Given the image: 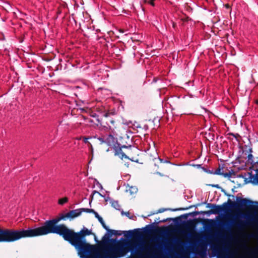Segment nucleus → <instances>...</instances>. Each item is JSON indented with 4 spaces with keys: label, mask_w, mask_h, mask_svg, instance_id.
I'll return each mask as SVG.
<instances>
[{
    "label": "nucleus",
    "mask_w": 258,
    "mask_h": 258,
    "mask_svg": "<svg viewBox=\"0 0 258 258\" xmlns=\"http://www.w3.org/2000/svg\"><path fill=\"white\" fill-rule=\"evenodd\" d=\"M123 233L125 237L126 238H132L136 239H140L143 236V233L140 231V229L124 231Z\"/></svg>",
    "instance_id": "8"
},
{
    "label": "nucleus",
    "mask_w": 258,
    "mask_h": 258,
    "mask_svg": "<svg viewBox=\"0 0 258 258\" xmlns=\"http://www.w3.org/2000/svg\"><path fill=\"white\" fill-rule=\"evenodd\" d=\"M138 190V188L136 186H131L126 189V191L130 195L133 196L137 192Z\"/></svg>",
    "instance_id": "16"
},
{
    "label": "nucleus",
    "mask_w": 258,
    "mask_h": 258,
    "mask_svg": "<svg viewBox=\"0 0 258 258\" xmlns=\"http://www.w3.org/2000/svg\"><path fill=\"white\" fill-rule=\"evenodd\" d=\"M256 204H258V202H255Z\"/></svg>",
    "instance_id": "50"
},
{
    "label": "nucleus",
    "mask_w": 258,
    "mask_h": 258,
    "mask_svg": "<svg viewBox=\"0 0 258 258\" xmlns=\"http://www.w3.org/2000/svg\"><path fill=\"white\" fill-rule=\"evenodd\" d=\"M187 209L188 208H178V209L161 208V209H159L156 212L148 215V216H150L155 214L161 213L164 212L166 211H183V210H187Z\"/></svg>",
    "instance_id": "9"
},
{
    "label": "nucleus",
    "mask_w": 258,
    "mask_h": 258,
    "mask_svg": "<svg viewBox=\"0 0 258 258\" xmlns=\"http://www.w3.org/2000/svg\"><path fill=\"white\" fill-rule=\"evenodd\" d=\"M68 199L67 197H65V198H62V199H60L58 200V204L59 205H62L64 203L68 202Z\"/></svg>",
    "instance_id": "27"
},
{
    "label": "nucleus",
    "mask_w": 258,
    "mask_h": 258,
    "mask_svg": "<svg viewBox=\"0 0 258 258\" xmlns=\"http://www.w3.org/2000/svg\"><path fill=\"white\" fill-rule=\"evenodd\" d=\"M153 81L154 82H156L157 81V79L156 78H154Z\"/></svg>",
    "instance_id": "47"
},
{
    "label": "nucleus",
    "mask_w": 258,
    "mask_h": 258,
    "mask_svg": "<svg viewBox=\"0 0 258 258\" xmlns=\"http://www.w3.org/2000/svg\"><path fill=\"white\" fill-rule=\"evenodd\" d=\"M81 215V211L80 209H78L74 210H71L67 213V216L70 218L74 219Z\"/></svg>",
    "instance_id": "10"
},
{
    "label": "nucleus",
    "mask_w": 258,
    "mask_h": 258,
    "mask_svg": "<svg viewBox=\"0 0 258 258\" xmlns=\"http://www.w3.org/2000/svg\"><path fill=\"white\" fill-rule=\"evenodd\" d=\"M222 192H223L224 193V195H225V196H227V197H230V196H231V195H230V194H229L227 193V192L225 191V190L222 189Z\"/></svg>",
    "instance_id": "37"
},
{
    "label": "nucleus",
    "mask_w": 258,
    "mask_h": 258,
    "mask_svg": "<svg viewBox=\"0 0 258 258\" xmlns=\"http://www.w3.org/2000/svg\"><path fill=\"white\" fill-rule=\"evenodd\" d=\"M212 186L214 187H218V186H219L218 184H217L216 185H212Z\"/></svg>",
    "instance_id": "48"
},
{
    "label": "nucleus",
    "mask_w": 258,
    "mask_h": 258,
    "mask_svg": "<svg viewBox=\"0 0 258 258\" xmlns=\"http://www.w3.org/2000/svg\"><path fill=\"white\" fill-rule=\"evenodd\" d=\"M110 114V112H106V113H105L104 114V116L105 117H108V116H109Z\"/></svg>",
    "instance_id": "39"
},
{
    "label": "nucleus",
    "mask_w": 258,
    "mask_h": 258,
    "mask_svg": "<svg viewBox=\"0 0 258 258\" xmlns=\"http://www.w3.org/2000/svg\"><path fill=\"white\" fill-rule=\"evenodd\" d=\"M162 228L164 229V231H161L160 229H157V230H156V232H158V233H164L165 232V230L166 229V228L163 227Z\"/></svg>",
    "instance_id": "33"
},
{
    "label": "nucleus",
    "mask_w": 258,
    "mask_h": 258,
    "mask_svg": "<svg viewBox=\"0 0 258 258\" xmlns=\"http://www.w3.org/2000/svg\"><path fill=\"white\" fill-rule=\"evenodd\" d=\"M206 172L208 174H214V171H213V170L207 169V171H206Z\"/></svg>",
    "instance_id": "36"
},
{
    "label": "nucleus",
    "mask_w": 258,
    "mask_h": 258,
    "mask_svg": "<svg viewBox=\"0 0 258 258\" xmlns=\"http://www.w3.org/2000/svg\"><path fill=\"white\" fill-rule=\"evenodd\" d=\"M147 227H149V229H147L146 231H145V232L148 233V234H149V233H151L153 232V227H150V226L148 225L147 226Z\"/></svg>",
    "instance_id": "30"
},
{
    "label": "nucleus",
    "mask_w": 258,
    "mask_h": 258,
    "mask_svg": "<svg viewBox=\"0 0 258 258\" xmlns=\"http://www.w3.org/2000/svg\"><path fill=\"white\" fill-rule=\"evenodd\" d=\"M17 241V230L0 228V242H12Z\"/></svg>",
    "instance_id": "6"
},
{
    "label": "nucleus",
    "mask_w": 258,
    "mask_h": 258,
    "mask_svg": "<svg viewBox=\"0 0 258 258\" xmlns=\"http://www.w3.org/2000/svg\"><path fill=\"white\" fill-rule=\"evenodd\" d=\"M172 220H174V219H172V218H166V219H164L161 220H160L159 218H158L156 220H155V223H160V222L165 223V222H166L167 221H172Z\"/></svg>",
    "instance_id": "21"
},
{
    "label": "nucleus",
    "mask_w": 258,
    "mask_h": 258,
    "mask_svg": "<svg viewBox=\"0 0 258 258\" xmlns=\"http://www.w3.org/2000/svg\"><path fill=\"white\" fill-rule=\"evenodd\" d=\"M111 236L110 233L105 234L101 241H96L97 245H92L87 256L89 258H118L124 256L130 250L127 244L110 239Z\"/></svg>",
    "instance_id": "1"
},
{
    "label": "nucleus",
    "mask_w": 258,
    "mask_h": 258,
    "mask_svg": "<svg viewBox=\"0 0 258 258\" xmlns=\"http://www.w3.org/2000/svg\"><path fill=\"white\" fill-rule=\"evenodd\" d=\"M117 123H120V122L113 120L112 119H109L107 121V124L108 125V128L109 130L110 131V132L114 130V128L116 126L115 124H116Z\"/></svg>",
    "instance_id": "12"
},
{
    "label": "nucleus",
    "mask_w": 258,
    "mask_h": 258,
    "mask_svg": "<svg viewBox=\"0 0 258 258\" xmlns=\"http://www.w3.org/2000/svg\"><path fill=\"white\" fill-rule=\"evenodd\" d=\"M192 166L197 167V168H202V165L201 164H193Z\"/></svg>",
    "instance_id": "35"
},
{
    "label": "nucleus",
    "mask_w": 258,
    "mask_h": 258,
    "mask_svg": "<svg viewBox=\"0 0 258 258\" xmlns=\"http://www.w3.org/2000/svg\"><path fill=\"white\" fill-rule=\"evenodd\" d=\"M195 226V224L192 222L190 221V222H188L185 224V227L187 229L190 230L191 229H194Z\"/></svg>",
    "instance_id": "22"
},
{
    "label": "nucleus",
    "mask_w": 258,
    "mask_h": 258,
    "mask_svg": "<svg viewBox=\"0 0 258 258\" xmlns=\"http://www.w3.org/2000/svg\"><path fill=\"white\" fill-rule=\"evenodd\" d=\"M236 200L237 202H233L228 199L227 203H224L222 205L208 203L207 204L206 207L212 208L211 210L207 211H201V213L208 215L218 214L229 211L230 208L233 209L243 208L247 209L254 208V206L252 205L253 202L249 199L237 198Z\"/></svg>",
    "instance_id": "4"
},
{
    "label": "nucleus",
    "mask_w": 258,
    "mask_h": 258,
    "mask_svg": "<svg viewBox=\"0 0 258 258\" xmlns=\"http://www.w3.org/2000/svg\"><path fill=\"white\" fill-rule=\"evenodd\" d=\"M115 125L116 126L111 133L116 137H119L120 139L119 141H117L115 144L114 145V147H113L114 155L119 156L121 159L123 158L129 159L128 157L122 150L123 148L131 149L132 147L131 145L127 144V142L125 144H123L122 142V140L123 138L122 136L123 135L126 136L127 139L129 140L126 134V126L121 122L117 123Z\"/></svg>",
    "instance_id": "5"
},
{
    "label": "nucleus",
    "mask_w": 258,
    "mask_h": 258,
    "mask_svg": "<svg viewBox=\"0 0 258 258\" xmlns=\"http://www.w3.org/2000/svg\"><path fill=\"white\" fill-rule=\"evenodd\" d=\"M175 23H173V27H175Z\"/></svg>",
    "instance_id": "49"
},
{
    "label": "nucleus",
    "mask_w": 258,
    "mask_h": 258,
    "mask_svg": "<svg viewBox=\"0 0 258 258\" xmlns=\"http://www.w3.org/2000/svg\"><path fill=\"white\" fill-rule=\"evenodd\" d=\"M111 206L116 210H119L120 206L117 201H113L111 202Z\"/></svg>",
    "instance_id": "23"
},
{
    "label": "nucleus",
    "mask_w": 258,
    "mask_h": 258,
    "mask_svg": "<svg viewBox=\"0 0 258 258\" xmlns=\"http://www.w3.org/2000/svg\"><path fill=\"white\" fill-rule=\"evenodd\" d=\"M256 173L254 175L250 174L249 179L251 183L255 185H258V170L255 171Z\"/></svg>",
    "instance_id": "14"
},
{
    "label": "nucleus",
    "mask_w": 258,
    "mask_h": 258,
    "mask_svg": "<svg viewBox=\"0 0 258 258\" xmlns=\"http://www.w3.org/2000/svg\"><path fill=\"white\" fill-rule=\"evenodd\" d=\"M89 139V138L84 137L83 138V141H84V142L85 143L88 144V145H90L91 148L92 149V146L90 142H88V139Z\"/></svg>",
    "instance_id": "31"
},
{
    "label": "nucleus",
    "mask_w": 258,
    "mask_h": 258,
    "mask_svg": "<svg viewBox=\"0 0 258 258\" xmlns=\"http://www.w3.org/2000/svg\"><path fill=\"white\" fill-rule=\"evenodd\" d=\"M115 136L113 134H112L111 132H110L109 134L108 135L107 137L105 139V143H106L108 145H111L113 144L115 142Z\"/></svg>",
    "instance_id": "13"
},
{
    "label": "nucleus",
    "mask_w": 258,
    "mask_h": 258,
    "mask_svg": "<svg viewBox=\"0 0 258 258\" xmlns=\"http://www.w3.org/2000/svg\"><path fill=\"white\" fill-rule=\"evenodd\" d=\"M248 152H249V153H251H251H252V148H249V149H248Z\"/></svg>",
    "instance_id": "44"
},
{
    "label": "nucleus",
    "mask_w": 258,
    "mask_h": 258,
    "mask_svg": "<svg viewBox=\"0 0 258 258\" xmlns=\"http://www.w3.org/2000/svg\"><path fill=\"white\" fill-rule=\"evenodd\" d=\"M67 216V213L66 215H62L61 216L59 217L60 220H65L66 218H69Z\"/></svg>",
    "instance_id": "32"
},
{
    "label": "nucleus",
    "mask_w": 258,
    "mask_h": 258,
    "mask_svg": "<svg viewBox=\"0 0 258 258\" xmlns=\"http://www.w3.org/2000/svg\"><path fill=\"white\" fill-rule=\"evenodd\" d=\"M230 135L233 136L234 137H235L237 140H238V138L240 137V136L238 134H233L232 133L230 134Z\"/></svg>",
    "instance_id": "34"
},
{
    "label": "nucleus",
    "mask_w": 258,
    "mask_h": 258,
    "mask_svg": "<svg viewBox=\"0 0 258 258\" xmlns=\"http://www.w3.org/2000/svg\"><path fill=\"white\" fill-rule=\"evenodd\" d=\"M108 233H110L111 236L112 235H121L122 234V232L121 231H117L114 230H112L108 228V229L106 230Z\"/></svg>",
    "instance_id": "17"
},
{
    "label": "nucleus",
    "mask_w": 258,
    "mask_h": 258,
    "mask_svg": "<svg viewBox=\"0 0 258 258\" xmlns=\"http://www.w3.org/2000/svg\"><path fill=\"white\" fill-rule=\"evenodd\" d=\"M60 221L58 217L45 221L42 226L36 228L17 230V240L23 238L37 237L50 233L57 234L65 240L70 228L64 224H57Z\"/></svg>",
    "instance_id": "2"
},
{
    "label": "nucleus",
    "mask_w": 258,
    "mask_h": 258,
    "mask_svg": "<svg viewBox=\"0 0 258 258\" xmlns=\"http://www.w3.org/2000/svg\"><path fill=\"white\" fill-rule=\"evenodd\" d=\"M121 215H125L126 217H127L130 219H133L134 218V216H130V213L129 212H124L123 211L121 212Z\"/></svg>",
    "instance_id": "29"
},
{
    "label": "nucleus",
    "mask_w": 258,
    "mask_h": 258,
    "mask_svg": "<svg viewBox=\"0 0 258 258\" xmlns=\"http://www.w3.org/2000/svg\"><path fill=\"white\" fill-rule=\"evenodd\" d=\"M156 173L157 174H158V175H159L161 176H164V175H163V174L161 173H160V172H157Z\"/></svg>",
    "instance_id": "41"
},
{
    "label": "nucleus",
    "mask_w": 258,
    "mask_h": 258,
    "mask_svg": "<svg viewBox=\"0 0 258 258\" xmlns=\"http://www.w3.org/2000/svg\"><path fill=\"white\" fill-rule=\"evenodd\" d=\"M232 174H234V172L233 170H231V171H229L228 172L224 173L223 176L224 177L230 178L231 177Z\"/></svg>",
    "instance_id": "28"
},
{
    "label": "nucleus",
    "mask_w": 258,
    "mask_h": 258,
    "mask_svg": "<svg viewBox=\"0 0 258 258\" xmlns=\"http://www.w3.org/2000/svg\"><path fill=\"white\" fill-rule=\"evenodd\" d=\"M98 139L99 140V141H100L101 142V143L105 142V141H104L103 139H102L101 138H100Z\"/></svg>",
    "instance_id": "42"
},
{
    "label": "nucleus",
    "mask_w": 258,
    "mask_h": 258,
    "mask_svg": "<svg viewBox=\"0 0 258 258\" xmlns=\"http://www.w3.org/2000/svg\"><path fill=\"white\" fill-rule=\"evenodd\" d=\"M222 169L223 168H221L220 165H219L218 168L214 171V174L222 175L223 176L224 173L221 172Z\"/></svg>",
    "instance_id": "20"
},
{
    "label": "nucleus",
    "mask_w": 258,
    "mask_h": 258,
    "mask_svg": "<svg viewBox=\"0 0 258 258\" xmlns=\"http://www.w3.org/2000/svg\"><path fill=\"white\" fill-rule=\"evenodd\" d=\"M119 31L121 33H123V32H124V31L123 30H122V29H120Z\"/></svg>",
    "instance_id": "46"
},
{
    "label": "nucleus",
    "mask_w": 258,
    "mask_h": 258,
    "mask_svg": "<svg viewBox=\"0 0 258 258\" xmlns=\"http://www.w3.org/2000/svg\"><path fill=\"white\" fill-rule=\"evenodd\" d=\"M253 158V155L251 153H249L247 156V162L248 163H250L251 165L254 162Z\"/></svg>",
    "instance_id": "24"
},
{
    "label": "nucleus",
    "mask_w": 258,
    "mask_h": 258,
    "mask_svg": "<svg viewBox=\"0 0 258 258\" xmlns=\"http://www.w3.org/2000/svg\"><path fill=\"white\" fill-rule=\"evenodd\" d=\"M81 213L83 212L95 214L96 211L92 209H88V208H80Z\"/></svg>",
    "instance_id": "19"
},
{
    "label": "nucleus",
    "mask_w": 258,
    "mask_h": 258,
    "mask_svg": "<svg viewBox=\"0 0 258 258\" xmlns=\"http://www.w3.org/2000/svg\"><path fill=\"white\" fill-rule=\"evenodd\" d=\"M202 169L203 171H204L206 172V171H207V169L205 168L204 167H202Z\"/></svg>",
    "instance_id": "45"
},
{
    "label": "nucleus",
    "mask_w": 258,
    "mask_h": 258,
    "mask_svg": "<svg viewBox=\"0 0 258 258\" xmlns=\"http://www.w3.org/2000/svg\"><path fill=\"white\" fill-rule=\"evenodd\" d=\"M94 216L98 220V221L101 223L103 228L107 230L108 227L105 224L103 218L101 216H100L98 213H97L96 212L94 214Z\"/></svg>",
    "instance_id": "15"
},
{
    "label": "nucleus",
    "mask_w": 258,
    "mask_h": 258,
    "mask_svg": "<svg viewBox=\"0 0 258 258\" xmlns=\"http://www.w3.org/2000/svg\"><path fill=\"white\" fill-rule=\"evenodd\" d=\"M251 169H252L254 171H258V159L256 162H254L252 165H251V167H250Z\"/></svg>",
    "instance_id": "26"
},
{
    "label": "nucleus",
    "mask_w": 258,
    "mask_h": 258,
    "mask_svg": "<svg viewBox=\"0 0 258 258\" xmlns=\"http://www.w3.org/2000/svg\"><path fill=\"white\" fill-rule=\"evenodd\" d=\"M154 0H151L150 2H149V4H150L152 6H154Z\"/></svg>",
    "instance_id": "40"
},
{
    "label": "nucleus",
    "mask_w": 258,
    "mask_h": 258,
    "mask_svg": "<svg viewBox=\"0 0 258 258\" xmlns=\"http://www.w3.org/2000/svg\"><path fill=\"white\" fill-rule=\"evenodd\" d=\"M220 224H221L222 226L228 225L224 221H220Z\"/></svg>",
    "instance_id": "38"
},
{
    "label": "nucleus",
    "mask_w": 258,
    "mask_h": 258,
    "mask_svg": "<svg viewBox=\"0 0 258 258\" xmlns=\"http://www.w3.org/2000/svg\"><path fill=\"white\" fill-rule=\"evenodd\" d=\"M148 154L150 156V159L157 162V163H162L164 162L163 160L159 157L156 151L153 150L152 153H148Z\"/></svg>",
    "instance_id": "11"
},
{
    "label": "nucleus",
    "mask_w": 258,
    "mask_h": 258,
    "mask_svg": "<svg viewBox=\"0 0 258 258\" xmlns=\"http://www.w3.org/2000/svg\"><path fill=\"white\" fill-rule=\"evenodd\" d=\"M256 254L257 252L255 250L251 249L247 253V258H255Z\"/></svg>",
    "instance_id": "18"
},
{
    "label": "nucleus",
    "mask_w": 258,
    "mask_h": 258,
    "mask_svg": "<svg viewBox=\"0 0 258 258\" xmlns=\"http://www.w3.org/2000/svg\"><path fill=\"white\" fill-rule=\"evenodd\" d=\"M91 235H93L95 240L97 241L95 234L93 233L91 230L83 227L80 231L76 232L70 229L64 240L75 247L81 258H89L87 255L92 244L87 242L86 236Z\"/></svg>",
    "instance_id": "3"
},
{
    "label": "nucleus",
    "mask_w": 258,
    "mask_h": 258,
    "mask_svg": "<svg viewBox=\"0 0 258 258\" xmlns=\"http://www.w3.org/2000/svg\"><path fill=\"white\" fill-rule=\"evenodd\" d=\"M225 7L227 8V9H229L230 8V5L229 4H226L225 5Z\"/></svg>",
    "instance_id": "43"
},
{
    "label": "nucleus",
    "mask_w": 258,
    "mask_h": 258,
    "mask_svg": "<svg viewBox=\"0 0 258 258\" xmlns=\"http://www.w3.org/2000/svg\"><path fill=\"white\" fill-rule=\"evenodd\" d=\"M246 216V220H242L239 219H235L232 221L230 227H234L238 230H243L248 226H251L253 221V219L251 215H245Z\"/></svg>",
    "instance_id": "7"
},
{
    "label": "nucleus",
    "mask_w": 258,
    "mask_h": 258,
    "mask_svg": "<svg viewBox=\"0 0 258 258\" xmlns=\"http://www.w3.org/2000/svg\"><path fill=\"white\" fill-rule=\"evenodd\" d=\"M95 194H98V195H99L100 196L102 197H103L104 196L101 194L99 191H97L96 190H94L93 191V192L92 194V195H91L90 196V198H91V201H90V204H91V201H92L93 199V197L95 195Z\"/></svg>",
    "instance_id": "25"
}]
</instances>
